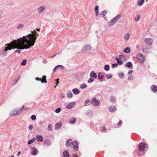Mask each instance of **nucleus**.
Here are the masks:
<instances>
[{"label": "nucleus", "instance_id": "1", "mask_svg": "<svg viewBox=\"0 0 157 157\" xmlns=\"http://www.w3.org/2000/svg\"><path fill=\"white\" fill-rule=\"evenodd\" d=\"M27 38L24 40L23 38H20L15 40V43H13V49L15 48L17 49L15 50L14 53H18L19 54L22 50L25 49L29 48L31 46H33V44H27V38L29 39L28 37H26Z\"/></svg>", "mask_w": 157, "mask_h": 157}, {"label": "nucleus", "instance_id": "2", "mask_svg": "<svg viewBox=\"0 0 157 157\" xmlns=\"http://www.w3.org/2000/svg\"><path fill=\"white\" fill-rule=\"evenodd\" d=\"M31 33L29 34L26 36H23L21 38L25 40H24L27 38L26 37H29V39L27 38V44H33V46L34 45L37 36H39V34H37L35 30L31 31Z\"/></svg>", "mask_w": 157, "mask_h": 157}, {"label": "nucleus", "instance_id": "3", "mask_svg": "<svg viewBox=\"0 0 157 157\" xmlns=\"http://www.w3.org/2000/svg\"><path fill=\"white\" fill-rule=\"evenodd\" d=\"M121 17V15L119 14L113 18L108 23V25L109 27H111L113 26L115 24H116L118 20Z\"/></svg>", "mask_w": 157, "mask_h": 157}, {"label": "nucleus", "instance_id": "4", "mask_svg": "<svg viewBox=\"0 0 157 157\" xmlns=\"http://www.w3.org/2000/svg\"><path fill=\"white\" fill-rule=\"evenodd\" d=\"M24 109H15L12 111L10 113L11 116H17L19 115L21 112L22 110H23Z\"/></svg>", "mask_w": 157, "mask_h": 157}, {"label": "nucleus", "instance_id": "5", "mask_svg": "<svg viewBox=\"0 0 157 157\" xmlns=\"http://www.w3.org/2000/svg\"><path fill=\"white\" fill-rule=\"evenodd\" d=\"M91 102L93 105L96 106L100 104V101L95 98H92Z\"/></svg>", "mask_w": 157, "mask_h": 157}, {"label": "nucleus", "instance_id": "6", "mask_svg": "<svg viewBox=\"0 0 157 157\" xmlns=\"http://www.w3.org/2000/svg\"><path fill=\"white\" fill-rule=\"evenodd\" d=\"M138 61L140 63H143L145 60L144 56L141 54H139L137 55Z\"/></svg>", "mask_w": 157, "mask_h": 157}, {"label": "nucleus", "instance_id": "7", "mask_svg": "<svg viewBox=\"0 0 157 157\" xmlns=\"http://www.w3.org/2000/svg\"><path fill=\"white\" fill-rule=\"evenodd\" d=\"M46 76L45 75H43L42 76V79H41L39 77H36L35 79L37 81H40L42 83L47 82L46 80Z\"/></svg>", "mask_w": 157, "mask_h": 157}, {"label": "nucleus", "instance_id": "8", "mask_svg": "<svg viewBox=\"0 0 157 157\" xmlns=\"http://www.w3.org/2000/svg\"><path fill=\"white\" fill-rule=\"evenodd\" d=\"M144 42L146 45L150 46L153 42V40L151 38H147L145 40Z\"/></svg>", "mask_w": 157, "mask_h": 157}, {"label": "nucleus", "instance_id": "9", "mask_svg": "<svg viewBox=\"0 0 157 157\" xmlns=\"http://www.w3.org/2000/svg\"><path fill=\"white\" fill-rule=\"evenodd\" d=\"M72 144L73 146V148L75 151L78 150V145L76 141H74L72 142Z\"/></svg>", "mask_w": 157, "mask_h": 157}, {"label": "nucleus", "instance_id": "10", "mask_svg": "<svg viewBox=\"0 0 157 157\" xmlns=\"http://www.w3.org/2000/svg\"><path fill=\"white\" fill-rule=\"evenodd\" d=\"M15 40H13L11 42L10 44H6V45H8L9 46L6 47V48H7L8 49V50H11L12 49H13V43H15Z\"/></svg>", "mask_w": 157, "mask_h": 157}, {"label": "nucleus", "instance_id": "11", "mask_svg": "<svg viewBox=\"0 0 157 157\" xmlns=\"http://www.w3.org/2000/svg\"><path fill=\"white\" fill-rule=\"evenodd\" d=\"M38 151L35 147H32L31 149V153L34 155H36L38 153Z\"/></svg>", "mask_w": 157, "mask_h": 157}, {"label": "nucleus", "instance_id": "12", "mask_svg": "<svg viewBox=\"0 0 157 157\" xmlns=\"http://www.w3.org/2000/svg\"><path fill=\"white\" fill-rule=\"evenodd\" d=\"M146 144L144 143H141L140 144L138 148L140 151L143 150L146 147Z\"/></svg>", "mask_w": 157, "mask_h": 157}, {"label": "nucleus", "instance_id": "13", "mask_svg": "<svg viewBox=\"0 0 157 157\" xmlns=\"http://www.w3.org/2000/svg\"><path fill=\"white\" fill-rule=\"evenodd\" d=\"M44 143L47 146H50L52 144L51 141L48 138H46L44 140Z\"/></svg>", "mask_w": 157, "mask_h": 157}, {"label": "nucleus", "instance_id": "14", "mask_svg": "<svg viewBox=\"0 0 157 157\" xmlns=\"http://www.w3.org/2000/svg\"><path fill=\"white\" fill-rule=\"evenodd\" d=\"M91 49V47L90 45L88 44H86L82 48L83 50H90Z\"/></svg>", "mask_w": 157, "mask_h": 157}, {"label": "nucleus", "instance_id": "15", "mask_svg": "<svg viewBox=\"0 0 157 157\" xmlns=\"http://www.w3.org/2000/svg\"><path fill=\"white\" fill-rule=\"evenodd\" d=\"M75 103L74 102H72L70 103L66 106L67 108H72L75 106Z\"/></svg>", "mask_w": 157, "mask_h": 157}, {"label": "nucleus", "instance_id": "16", "mask_svg": "<svg viewBox=\"0 0 157 157\" xmlns=\"http://www.w3.org/2000/svg\"><path fill=\"white\" fill-rule=\"evenodd\" d=\"M36 139L39 142H41L43 140V136L40 135H37L36 136Z\"/></svg>", "mask_w": 157, "mask_h": 157}, {"label": "nucleus", "instance_id": "17", "mask_svg": "<svg viewBox=\"0 0 157 157\" xmlns=\"http://www.w3.org/2000/svg\"><path fill=\"white\" fill-rule=\"evenodd\" d=\"M45 6H42L39 7L38 9V12L39 13H41L45 9Z\"/></svg>", "mask_w": 157, "mask_h": 157}, {"label": "nucleus", "instance_id": "18", "mask_svg": "<svg viewBox=\"0 0 157 157\" xmlns=\"http://www.w3.org/2000/svg\"><path fill=\"white\" fill-rule=\"evenodd\" d=\"M90 75V77L94 78H96L97 77V74L94 71H92L91 72Z\"/></svg>", "mask_w": 157, "mask_h": 157}, {"label": "nucleus", "instance_id": "19", "mask_svg": "<svg viewBox=\"0 0 157 157\" xmlns=\"http://www.w3.org/2000/svg\"><path fill=\"white\" fill-rule=\"evenodd\" d=\"M62 124V123L61 122H59L56 124L55 125V129L56 130L60 128L61 127Z\"/></svg>", "mask_w": 157, "mask_h": 157}, {"label": "nucleus", "instance_id": "20", "mask_svg": "<svg viewBox=\"0 0 157 157\" xmlns=\"http://www.w3.org/2000/svg\"><path fill=\"white\" fill-rule=\"evenodd\" d=\"M98 77L99 80H101L103 78L104 75L102 72H99L98 74Z\"/></svg>", "mask_w": 157, "mask_h": 157}, {"label": "nucleus", "instance_id": "21", "mask_svg": "<svg viewBox=\"0 0 157 157\" xmlns=\"http://www.w3.org/2000/svg\"><path fill=\"white\" fill-rule=\"evenodd\" d=\"M62 68L63 69H65V67L61 65H58L56 66L53 69V71L55 72L57 69H58L59 68Z\"/></svg>", "mask_w": 157, "mask_h": 157}, {"label": "nucleus", "instance_id": "22", "mask_svg": "<svg viewBox=\"0 0 157 157\" xmlns=\"http://www.w3.org/2000/svg\"><path fill=\"white\" fill-rule=\"evenodd\" d=\"M151 89L154 93H155L157 91V86L154 85H152L151 86Z\"/></svg>", "mask_w": 157, "mask_h": 157}, {"label": "nucleus", "instance_id": "23", "mask_svg": "<svg viewBox=\"0 0 157 157\" xmlns=\"http://www.w3.org/2000/svg\"><path fill=\"white\" fill-rule=\"evenodd\" d=\"M72 91L73 93L76 94H78L80 92L79 90L77 88H74L72 90Z\"/></svg>", "mask_w": 157, "mask_h": 157}, {"label": "nucleus", "instance_id": "24", "mask_svg": "<svg viewBox=\"0 0 157 157\" xmlns=\"http://www.w3.org/2000/svg\"><path fill=\"white\" fill-rule=\"evenodd\" d=\"M107 13V12L106 10H104L99 14V16L100 17H104V16Z\"/></svg>", "mask_w": 157, "mask_h": 157}, {"label": "nucleus", "instance_id": "25", "mask_svg": "<svg viewBox=\"0 0 157 157\" xmlns=\"http://www.w3.org/2000/svg\"><path fill=\"white\" fill-rule=\"evenodd\" d=\"M8 50L7 48L5 47V49L2 50L1 51L2 55L4 56H5L7 54L6 51Z\"/></svg>", "mask_w": 157, "mask_h": 157}, {"label": "nucleus", "instance_id": "26", "mask_svg": "<svg viewBox=\"0 0 157 157\" xmlns=\"http://www.w3.org/2000/svg\"><path fill=\"white\" fill-rule=\"evenodd\" d=\"M63 156L64 157H69V152L67 151H65L63 152Z\"/></svg>", "mask_w": 157, "mask_h": 157}, {"label": "nucleus", "instance_id": "27", "mask_svg": "<svg viewBox=\"0 0 157 157\" xmlns=\"http://www.w3.org/2000/svg\"><path fill=\"white\" fill-rule=\"evenodd\" d=\"M71 139H69L66 141V146L68 147H70L71 144Z\"/></svg>", "mask_w": 157, "mask_h": 157}, {"label": "nucleus", "instance_id": "28", "mask_svg": "<svg viewBox=\"0 0 157 157\" xmlns=\"http://www.w3.org/2000/svg\"><path fill=\"white\" fill-rule=\"evenodd\" d=\"M149 50V48L146 46H144L143 48V51L145 53H147Z\"/></svg>", "mask_w": 157, "mask_h": 157}, {"label": "nucleus", "instance_id": "29", "mask_svg": "<svg viewBox=\"0 0 157 157\" xmlns=\"http://www.w3.org/2000/svg\"><path fill=\"white\" fill-rule=\"evenodd\" d=\"M98 9L99 7L98 6H96L95 7L94 10L96 13V16H97L98 14Z\"/></svg>", "mask_w": 157, "mask_h": 157}, {"label": "nucleus", "instance_id": "30", "mask_svg": "<svg viewBox=\"0 0 157 157\" xmlns=\"http://www.w3.org/2000/svg\"><path fill=\"white\" fill-rule=\"evenodd\" d=\"M73 94L70 91H68L67 93V97L68 98H71L72 97Z\"/></svg>", "mask_w": 157, "mask_h": 157}, {"label": "nucleus", "instance_id": "31", "mask_svg": "<svg viewBox=\"0 0 157 157\" xmlns=\"http://www.w3.org/2000/svg\"><path fill=\"white\" fill-rule=\"evenodd\" d=\"M115 59L117 60V63L118 64L121 65L123 64V62L120 59H119L118 58L116 57Z\"/></svg>", "mask_w": 157, "mask_h": 157}, {"label": "nucleus", "instance_id": "32", "mask_svg": "<svg viewBox=\"0 0 157 157\" xmlns=\"http://www.w3.org/2000/svg\"><path fill=\"white\" fill-rule=\"evenodd\" d=\"M76 121L75 118H71L69 120V122L71 124H74Z\"/></svg>", "mask_w": 157, "mask_h": 157}, {"label": "nucleus", "instance_id": "33", "mask_svg": "<svg viewBox=\"0 0 157 157\" xmlns=\"http://www.w3.org/2000/svg\"><path fill=\"white\" fill-rule=\"evenodd\" d=\"M36 140V139L35 138H33L32 139L28 141V144L29 145H30L33 143Z\"/></svg>", "mask_w": 157, "mask_h": 157}, {"label": "nucleus", "instance_id": "34", "mask_svg": "<svg viewBox=\"0 0 157 157\" xmlns=\"http://www.w3.org/2000/svg\"><path fill=\"white\" fill-rule=\"evenodd\" d=\"M130 51V49L129 47H127L124 50V52L126 53H128Z\"/></svg>", "mask_w": 157, "mask_h": 157}, {"label": "nucleus", "instance_id": "35", "mask_svg": "<svg viewBox=\"0 0 157 157\" xmlns=\"http://www.w3.org/2000/svg\"><path fill=\"white\" fill-rule=\"evenodd\" d=\"M90 103H91V101L87 99L84 102V105H90Z\"/></svg>", "mask_w": 157, "mask_h": 157}, {"label": "nucleus", "instance_id": "36", "mask_svg": "<svg viewBox=\"0 0 157 157\" xmlns=\"http://www.w3.org/2000/svg\"><path fill=\"white\" fill-rule=\"evenodd\" d=\"M24 26V25L23 24H20L18 25L16 27L17 29H20L23 28Z\"/></svg>", "mask_w": 157, "mask_h": 157}, {"label": "nucleus", "instance_id": "37", "mask_svg": "<svg viewBox=\"0 0 157 157\" xmlns=\"http://www.w3.org/2000/svg\"><path fill=\"white\" fill-rule=\"evenodd\" d=\"M129 37H130V34L129 33H127L124 36V39H125V40H128L129 38Z\"/></svg>", "mask_w": 157, "mask_h": 157}, {"label": "nucleus", "instance_id": "38", "mask_svg": "<svg viewBox=\"0 0 157 157\" xmlns=\"http://www.w3.org/2000/svg\"><path fill=\"white\" fill-rule=\"evenodd\" d=\"M144 0H139L137 2L138 4L140 6H142L144 2Z\"/></svg>", "mask_w": 157, "mask_h": 157}, {"label": "nucleus", "instance_id": "39", "mask_svg": "<svg viewBox=\"0 0 157 157\" xmlns=\"http://www.w3.org/2000/svg\"><path fill=\"white\" fill-rule=\"evenodd\" d=\"M110 100L112 102L115 101L116 100L115 97L114 96H111L110 98Z\"/></svg>", "mask_w": 157, "mask_h": 157}, {"label": "nucleus", "instance_id": "40", "mask_svg": "<svg viewBox=\"0 0 157 157\" xmlns=\"http://www.w3.org/2000/svg\"><path fill=\"white\" fill-rule=\"evenodd\" d=\"M119 59L125 60L126 58L123 55H120L118 58Z\"/></svg>", "mask_w": 157, "mask_h": 157}, {"label": "nucleus", "instance_id": "41", "mask_svg": "<svg viewBox=\"0 0 157 157\" xmlns=\"http://www.w3.org/2000/svg\"><path fill=\"white\" fill-rule=\"evenodd\" d=\"M109 69V65L108 64L105 65L104 66V69L106 71H108Z\"/></svg>", "mask_w": 157, "mask_h": 157}, {"label": "nucleus", "instance_id": "42", "mask_svg": "<svg viewBox=\"0 0 157 157\" xmlns=\"http://www.w3.org/2000/svg\"><path fill=\"white\" fill-rule=\"evenodd\" d=\"M126 66L128 67H130L132 66V64L130 62H128L126 63Z\"/></svg>", "mask_w": 157, "mask_h": 157}, {"label": "nucleus", "instance_id": "43", "mask_svg": "<svg viewBox=\"0 0 157 157\" xmlns=\"http://www.w3.org/2000/svg\"><path fill=\"white\" fill-rule=\"evenodd\" d=\"M86 87H87V85L85 83H83V84H81L80 86V88L82 89H83L84 88H85Z\"/></svg>", "mask_w": 157, "mask_h": 157}, {"label": "nucleus", "instance_id": "44", "mask_svg": "<svg viewBox=\"0 0 157 157\" xmlns=\"http://www.w3.org/2000/svg\"><path fill=\"white\" fill-rule=\"evenodd\" d=\"M140 15L138 14L136 15V17L135 18V19L136 21H137L140 19Z\"/></svg>", "mask_w": 157, "mask_h": 157}, {"label": "nucleus", "instance_id": "45", "mask_svg": "<svg viewBox=\"0 0 157 157\" xmlns=\"http://www.w3.org/2000/svg\"><path fill=\"white\" fill-rule=\"evenodd\" d=\"M27 60L26 59L23 60L21 62V64L22 66H25Z\"/></svg>", "mask_w": 157, "mask_h": 157}, {"label": "nucleus", "instance_id": "46", "mask_svg": "<svg viewBox=\"0 0 157 157\" xmlns=\"http://www.w3.org/2000/svg\"><path fill=\"white\" fill-rule=\"evenodd\" d=\"M94 78L92 77L90 78L87 81V82L88 83H91L94 81Z\"/></svg>", "mask_w": 157, "mask_h": 157}, {"label": "nucleus", "instance_id": "47", "mask_svg": "<svg viewBox=\"0 0 157 157\" xmlns=\"http://www.w3.org/2000/svg\"><path fill=\"white\" fill-rule=\"evenodd\" d=\"M48 130L52 131V127L51 124H49L48 127Z\"/></svg>", "mask_w": 157, "mask_h": 157}, {"label": "nucleus", "instance_id": "48", "mask_svg": "<svg viewBox=\"0 0 157 157\" xmlns=\"http://www.w3.org/2000/svg\"><path fill=\"white\" fill-rule=\"evenodd\" d=\"M106 77L107 79H109L110 78H111L112 76V74H106Z\"/></svg>", "mask_w": 157, "mask_h": 157}, {"label": "nucleus", "instance_id": "49", "mask_svg": "<svg viewBox=\"0 0 157 157\" xmlns=\"http://www.w3.org/2000/svg\"><path fill=\"white\" fill-rule=\"evenodd\" d=\"M118 66V64L117 63H114L112 65V68H114L117 67Z\"/></svg>", "mask_w": 157, "mask_h": 157}, {"label": "nucleus", "instance_id": "50", "mask_svg": "<svg viewBox=\"0 0 157 157\" xmlns=\"http://www.w3.org/2000/svg\"><path fill=\"white\" fill-rule=\"evenodd\" d=\"M101 131L102 132H105L106 131V129L105 128V126L102 127H101Z\"/></svg>", "mask_w": 157, "mask_h": 157}, {"label": "nucleus", "instance_id": "51", "mask_svg": "<svg viewBox=\"0 0 157 157\" xmlns=\"http://www.w3.org/2000/svg\"><path fill=\"white\" fill-rule=\"evenodd\" d=\"M56 85L55 86H54V88H56V86H57L58 84L59 83V79H57L56 80Z\"/></svg>", "mask_w": 157, "mask_h": 157}, {"label": "nucleus", "instance_id": "52", "mask_svg": "<svg viewBox=\"0 0 157 157\" xmlns=\"http://www.w3.org/2000/svg\"><path fill=\"white\" fill-rule=\"evenodd\" d=\"M31 119L33 120H35L36 119V116L34 115H33L31 117Z\"/></svg>", "mask_w": 157, "mask_h": 157}, {"label": "nucleus", "instance_id": "53", "mask_svg": "<svg viewBox=\"0 0 157 157\" xmlns=\"http://www.w3.org/2000/svg\"><path fill=\"white\" fill-rule=\"evenodd\" d=\"M116 109H109V110L111 112L113 113L116 111Z\"/></svg>", "mask_w": 157, "mask_h": 157}, {"label": "nucleus", "instance_id": "54", "mask_svg": "<svg viewBox=\"0 0 157 157\" xmlns=\"http://www.w3.org/2000/svg\"><path fill=\"white\" fill-rule=\"evenodd\" d=\"M87 115L89 117H90L92 115V113L91 111H90L87 113Z\"/></svg>", "mask_w": 157, "mask_h": 157}, {"label": "nucleus", "instance_id": "55", "mask_svg": "<svg viewBox=\"0 0 157 157\" xmlns=\"http://www.w3.org/2000/svg\"><path fill=\"white\" fill-rule=\"evenodd\" d=\"M119 76L120 78H122L124 76V74L123 73H120L119 75Z\"/></svg>", "mask_w": 157, "mask_h": 157}, {"label": "nucleus", "instance_id": "56", "mask_svg": "<svg viewBox=\"0 0 157 157\" xmlns=\"http://www.w3.org/2000/svg\"><path fill=\"white\" fill-rule=\"evenodd\" d=\"M61 109H56L55 110V112L57 113H59L61 110Z\"/></svg>", "mask_w": 157, "mask_h": 157}, {"label": "nucleus", "instance_id": "57", "mask_svg": "<svg viewBox=\"0 0 157 157\" xmlns=\"http://www.w3.org/2000/svg\"><path fill=\"white\" fill-rule=\"evenodd\" d=\"M133 78V76L132 75H129V77H128V80H131Z\"/></svg>", "mask_w": 157, "mask_h": 157}, {"label": "nucleus", "instance_id": "58", "mask_svg": "<svg viewBox=\"0 0 157 157\" xmlns=\"http://www.w3.org/2000/svg\"><path fill=\"white\" fill-rule=\"evenodd\" d=\"M122 124V121L121 120H120L119 122H118L117 124V125L119 126H121V124Z\"/></svg>", "mask_w": 157, "mask_h": 157}, {"label": "nucleus", "instance_id": "59", "mask_svg": "<svg viewBox=\"0 0 157 157\" xmlns=\"http://www.w3.org/2000/svg\"><path fill=\"white\" fill-rule=\"evenodd\" d=\"M2 11L0 10V19L2 18Z\"/></svg>", "mask_w": 157, "mask_h": 157}, {"label": "nucleus", "instance_id": "60", "mask_svg": "<svg viewBox=\"0 0 157 157\" xmlns=\"http://www.w3.org/2000/svg\"><path fill=\"white\" fill-rule=\"evenodd\" d=\"M133 72V71L132 70H130L128 72V75H130L131 73H132Z\"/></svg>", "mask_w": 157, "mask_h": 157}, {"label": "nucleus", "instance_id": "61", "mask_svg": "<svg viewBox=\"0 0 157 157\" xmlns=\"http://www.w3.org/2000/svg\"><path fill=\"white\" fill-rule=\"evenodd\" d=\"M33 128V126L32 125H30L29 126V129L30 130H32V129Z\"/></svg>", "mask_w": 157, "mask_h": 157}, {"label": "nucleus", "instance_id": "62", "mask_svg": "<svg viewBox=\"0 0 157 157\" xmlns=\"http://www.w3.org/2000/svg\"><path fill=\"white\" fill-rule=\"evenodd\" d=\"M73 157H78V156L77 154H75L73 155Z\"/></svg>", "mask_w": 157, "mask_h": 157}, {"label": "nucleus", "instance_id": "63", "mask_svg": "<svg viewBox=\"0 0 157 157\" xmlns=\"http://www.w3.org/2000/svg\"><path fill=\"white\" fill-rule=\"evenodd\" d=\"M56 55L57 54H55L52 56H50V58H53L54 57H55Z\"/></svg>", "mask_w": 157, "mask_h": 157}, {"label": "nucleus", "instance_id": "64", "mask_svg": "<svg viewBox=\"0 0 157 157\" xmlns=\"http://www.w3.org/2000/svg\"><path fill=\"white\" fill-rule=\"evenodd\" d=\"M61 96L62 98H64V95L63 93H62L61 94Z\"/></svg>", "mask_w": 157, "mask_h": 157}]
</instances>
